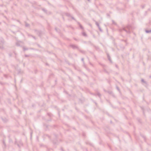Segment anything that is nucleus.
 Instances as JSON below:
<instances>
[{
	"instance_id": "obj_1",
	"label": "nucleus",
	"mask_w": 151,
	"mask_h": 151,
	"mask_svg": "<svg viewBox=\"0 0 151 151\" xmlns=\"http://www.w3.org/2000/svg\"><path fill=\"white\" fill-rule=\"evenodd\" d=\"M25 26L26 27H28L29 26V24H26Z\"/></svg>"
},
{
	"instance_id": "obj_2",
	"label": "nucleus",
	"mask_w": 151,
	"mask_h": 151,
	"mask_svg": "<svg viewBox=\"0 0 151 151\" xmlns=\"http://www.w3.org/2000/svg\"><path fill=\"white\" fill-rule=\"evenodd\" d=\"M43 10L45 12V10H44V9H43Z\"/></svg>"
}]
</instances>
